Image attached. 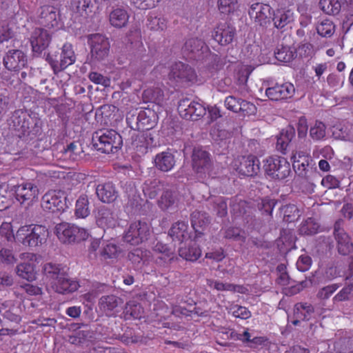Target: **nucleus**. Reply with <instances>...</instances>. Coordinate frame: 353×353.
I'll use <instances>...</instances> for the list:
<instances>
[{"label": "nucleus", "instance_id": "nucleus-1", "mask_svg": "<svg viewBox=\"0 0 353 353\" xmlns=\"http://www.w3.org/2000/svg\"><path fill=\"white\" fill-rule=\"evenodd\" d=\"M48 236V229L38 224L21 226L16 232V240L23 245L31 248L45 244Z\"/></svg>", "mask_w": 353, "mask_h": 353}, {"label": "nucleus", "instance_id": "nucleus-2", "mask_svg": "<svg viewBox=\"0 0 353 353\" xmlns=\"http://www.w3.org/2000/svg\"><path fill=\"white\" fill-rule=\"evenodd\" d=\"M95 149L102 153H116L123 145L121 136L112 129H101L92 135Z\"/></svg>", "mask_w": 353, "mask_h": 353}, {"label": "nucleus", "instance_id": "nucleus-3", "mask_svg": "<svg viewBox=\"0 0 353 353\" xmlns=\"http://www.w3.org/2000/svg\"><path fill=\"white\" fill-rule=\"evenodd\" d=\"M157 119L156 112L150 108L141 110L138 113L130 111L126 115V123L130 130L141 132H148L157 125Z\"/></svg>", "mask_w": 353, "mask_h": 353}, {"label": "nucleus", "instance_id": "nucleus-4", "mask_svg": "<svg viewBox=\"0 0 353 353\" xmlns=\"http://www.w3.org/2000/svg\"><path fill=\"white\" fill-rule=\"evenodd\" d=\"M182 52L187 59L193 61H205L210 59L216 61L219 59L217 54L211 52L205 41L197 37L187 39L183 46Z\"/></svg>", "mask_w": 353, "mask_h": 353}, {"label": "nucleus", "instance_id": "nucleus-5", "mask_svg": "<svg viewBox=\"0 0 353 353\" xmlns=\"http://www.w3.org/2000/svg\"><path fill=\"white\" fill-rule=\"evenodd\" d=\"M263 162L265 174L270 180L283 181L292 173L290 162L283 157L270 156Z\"/></svg>", "mask_w": 353, "mask_h": 353}, {"label": "nucleus", "instance_id": "nucleus-6", "mask_svg": "<svg viewBox=\"0 0 353 353\" xmlns=\"http://www.w3.org/2000/svg\"><path fill=\"white\" fill-rule=\"evenodd\" d=\"M43 57L49 63L54 74L64 70L69 65H72L76 61L74 52L70 43H65L61 48V52L54 53L46 52Z\"/></svg>", "mask_w": 353, "mask_h": 353}, {"label": "nucleus", "instance_id": "nucleus-7", "mask_svg": "<svg viewBox=\"0 0 353 353\" xmlns=\"http://www.w3.org/2000/svg\"><path fill=\"white\" fill-rule=\"evenodd\" d=\"M170 86H174V83H187L188 85L194 84L200 85L201 79L196 76L195 70L188 64L181 61L175 62L170 67L168 74Z\"/></svg>", "mask_w": 353, "mask_h": 353}, {"label": "nucleus", "instance_id": "nucleus-8", "mask_svg": "<svg viewBox=\"0 0 353 353\" xmlns=\"http://www.w3.org/2000/svg\"><path fill=\"white\" fill-rule=\"evenodd\" d=\"M54 233L59 241L64 243L79 242L89 237L87 230L66 222L57 224L55 226Z\"/></svg>", "mask_w": 353, "mask_h": 353}, {"label": "nucleus", "instance_id": "nucleus-9", "mask_svg": "<svg viewBox=\"0 0 353 353\" xmlns=\"http://www.w3.org/2000/svg\"><path fill=\"white\" fill-rule=\"evenodd\" d=\"M88 43L90 47L92 62H101L107 59L110 53L108 39L101 34H92L88 36Z\"/></svg>", "mask_w": 353, "mask_h": 353}, {"label": "nucleus", "instance_id": "nucleus-10", "mask_svg": "<svg viewBox=\"0 0 353 353\" xmlns=\"http://www.w3.org/2000/svg\"><path fill=\"white\" fill-rule=\"evenodd\" d=\"M130 134V137L128 139L130 150L138 157L146 154L150 146L154 141L151 134L147 132H141L131 130Z\"/></svg>", "mask_w": 353, "mask_h": 353}, {"label": "nucleus", "instance_id": "nucleus-11", "mask_svg": "<svg viewBox=\"0 0 353 353\" xmlns=\"http://www.w3.org/2000/svg\"><path fill=\"white\" fill-rule=\"evenodd\" d=\"M232 166L239 175L244 176H254L261 170L260 161L253 154L238 157L233 161Z\"/></svg>", "mask_w": 353, "mask_h": 353}, {"label": "nucleus", "instance_id": "nucleus-12", "mask_svg": "<svg viewBox=\"0 0 353 353\" xmlns=\"http://www.w3.org/2000/svg\"><path fill=\"white\" fill-rule=\"evenodd\" d=\"M150 236V228L145 222L134 221L130 224L123 234V241L137 245L148 240Z\"/></svg>", "mask_w": 353, "mask_h": 353}, {"label": "nucleus", "instance_id": "nucleus-13", "mask_svg": "<svg viewBox=\"0 0 353 353\" xmlns=\"http://www.w3.org/2000/svg\"><path fill=\"white\" fill-rule=\"evenodd\" d=\"M178 112L186 120L196 121L206 114L205 107L201 103L184 98L179 101Z\"/></svg>", "mask_w": 353, "mask_h": 353}, {"label": "nucleus", "instance_id": "nucleus-14", "mask_svg": "<svg viewBox=\"0 0 353 353\" xmlns=\"http://www.w3.org/2000/svg\"><path fill=\"white\" fill-rule=\"evenodd\" d=\"M192 163L193 170L200 177L206 178L211 176L212 163L208 152L195 148L192 155Z\"/></svg>", "mask_w": 353, "mask_h": 353}, {"label": "nucleus", "instance_id": "nucleus-15", "mask_svg": "<svg viewBox=\"0 0 353 353\" xmlns=\"http://www.w3.org/2000/svg\"><path fill=\"white\" fill-rule=\"evenodd\" d=\"M65 193L61 190H50L42 197L43 210L52 213L63 212L67 208Z\"/></svg>", "mask_w": 353, "mask_h": 353}, {"label": "nucleus", "instance_id": "nucleus-16", "mask_svg": "<svg viewBox=\"0 0 353 353\" xmlns=\"http://www.w3.org/2000/svg\"><path fill=\"white\" fill-rule=\"evenodd\" d=\"M51 41L50 34L41 28H34L30 34V42L34 57H41Z\"/></svg>", "mask_w": 353, "mask_h": 353}, {"label": "nucleus", "instance_id": "nucleus-17", "mask_svg": "<svg viewBox=\"0 0 353 353\" xmlns=\"http://www.w3.org/2000/svg\"><path fill=\"white\" fill-rule=\"evenodd\" d=\"M16 199L21 203L30 205L39 196V188L32 182H23L14 187Z\"/></svg>", "mask_w": 353, "mask_h": 353}, {"label": "nucleus", "instance_id": "nucleus-18", "mask_svg": "<svg viewBox=\"0 0 353 353\" xmlns=\"http://www.w3.org/2000/svg\"><path fill=\"white\" fill-rule=\"evenodd\" d=\"M10 121L13 126L19 128L23 132H26L32 128L33 125H37L39 118L35 112L19 109L13 112Z\"/></svg>", "mask_w": 353, "mask_h": 353}, {"label": "nucleus", "instance_id": "nucleus-19", "mask_svg": "<svg viewBox=\"0 0 353 353\" xmlns=\"http://www.w3.org/2000/svg\"><path fill=\"white\" fill-rule=\"evenodd\" d=\"M39 22L48 28H57L61 21L59 10L53 6L44 5L37 10Z\"/></svg>", "mask_w": 353, "mask_h": 353}, {"label": "nucleus", "instance_id": "nucleus-20", "mask_svg": "<svg viewBox=\"0 0 353 353\" xmlns=\"http://www.w3.org/2000/svg\"><path fill=\"white\" fill-rule=\"evenodd\" d=\"M236 35V29L226 23H219L212 32L213 39L221 46L231 43Z\"/></svg>", "mask_w": 353, "mask_h": 353}, {"label": "nucleus", "instance_id": "nucleus-21", "mask_svg": "<svg viewBox=\"0 0 353 353\" xmlns=\"http://www.w3.org/2000/svg\"><path fill=\"white\" fill-rule=\"evenodd\" d=\"M272 21L274 27L282 32L285 27L294 21V12L291 9L281 8L272 11Z\"/></svg>", "mask_w": 353, "mask_h": 353}, {"label": "nucleus", "instance_id": "nucleus-22", "mask_svg": "<svg viewBox=\"0 0 353 353\" xmlns=\"http://www.w3.org/2000/svg\"><path fill=\"white\" fill-rule=\"evenodd\" d=\"M27 63L25 54L19 50H10L3 58L5 67L9 70H19Z\"/></svg>", "mask_w": 353, "mask_h": 353}, {"label": "nucleus", "instance_id": "nucleus-23", "mask_svg": "<svg viewBox=\"0 0 353 353\" xmlns=\"http://www.w3.org/2000/svg\"><path fill=\"white\" fill-rule=\"evenodd\" d=\"M52 289L59 294H66L77 291L80 287L79 282L70 279L67 273H64L57 281L52 283Z\"/></svg>", "mask_w": 353, "mask_h": 353}, {"label": "nucleus", "instance_id": "nucleus-24", "mask_svg": "<svg viewBox=\"0 0 353 353\" xmlns=\"http://www.w3.org/2000/svg\"><path fill=\"white\" fill-rule=\"evenodd\" d=\"M96 194L100 201L107 203L114 201L118 196L115 186L112 182L99 184L96 188Z\"/></svg>", "mask_w": 353, "mask_h": 353}, {"label": "nucleus", "instance_id": "nucleus-25", "mask_svg": "<svg viewBox=\"0 0 353 353\" xmlns=\"http://www.w3.org/2000/svg\"><path fill=\"white\" fill-rule=\"evenodd\" d=\"M175 163L174 155L170 150L159 152L154 158L156 168L165 172L172 170L175 165Z\"/></svg>", "mask_w": 353, "mask_h": 353}, {"label": "nucleus", "instance_id": "nucleus-26", "mask_svg": "<svg viewBox=\"0 0 353 353\" xmlns=\"http://www.w3.org/2000/svg\"><path fill=\"white\" fill-rule=\"evenodd\" d=\"M96 221L97 224L102 228H113L117 224V219L113 212L106 207L99 209Z\"/></svg>", "mask_w": 353, "mask_h": 353}, {"label": "nucleus", "instance_id": "nucleus-27", "mask_svg": "<svg viewBox=\"0 0 353 353\" xmlns=\"http://www.w3.org/2000/svg\"><path fill=\"white\" fill-rule=\"evenodd\" d=\"M42 272L46 280L52 285V283L57 281L63 274L65 273L64 267L59 263L48 262L45 263L42 268Z\"/></svg>", "mask_w": 353, "mask_h": 353}, {"label": "nucleus", "instance_id": "nucleus-28", "mask_svg": "<svg viewBox=\"0 0 353 353\" xmlns=\"http://www.w3.org/2000/svg\"><path fill=\"white\" fill-rule=\"evenodd\" d=\"M121 303L122 300L121 298L114 295H107L101 297L99 301V306L107 315L111 316L115 312H117V309Z\"/></svg>", "mask_w": 353, "mask_h": 353}, {"label": "nucleus", "instance_id": "nucleus-29", "mask_svg": "<svg viewBox=\"0 0 353 353\" xmlns=\"http://www.w3.org/2000/svg\"><path fill=\"white\" fill-rule=\"evenodd\" d=\"M201 254V249L195 241H191L188 245L182 246L179 249V256L191 262L196 261Z\"/></svg>", "mask_w": 353, "mask_h": 353}, {"label": "nucleus", "instance_id": "nucleus-30", "mask_svg": "<svg viewBox=\"0 0 353 353\" xmlns=\"http://www.w3.org/2000/svg\"><path fill=\"white\" fill-rule=\"evenodd\" d=\"M334 236L337 241L339 252L342 255L348 254L353 249V244L347 233L334 226Z\"/></svg>", "mask_w": 353, "mask_h": 353}, {"label": "nucleus", "instance_id": "nucleus-31", "mask_svg": "<svg viewBox=\"0 0 353 353\" xmlns=\"http://www.w3.org/2000/svg\"><path fill=\"white\" fill-rule=\"evenodd\" d=\"M168 94V90H143V101L162 106L167 100Z\"/></svg>", "mask_w": 353, "mask_h": 353}, {"label": "nucleus", "instance_id": "nucleus-32", "mask_svg": "<svg viewBox=\"0 0 353 353\" xmlns=\"http://www.w3.org/2000/svg\"><path fill=\"white\" fill-rule=\"evenodd\" d=\"M190 220L196 236L203 234L204 228L210 223L208 214L199 210H195L191 214Z\"/></svg>", "mask_w": 353, "mask_h": 353}, {"label": "nucleus", "instance_id": "nucleus-33", "mask_svg": "<svg viewBox=\"0 0 353 353\" xmlns=\"http://www.w3.org/2000/svg\"><path fill=\"white\" fill-rule=\"evenodd\" d=\"M128 19L129 14L127 10L123 8H113L109 14L110 23L117 28L125 27Z\"/></svg>", "mask_w": 353, "mask_h": 353}, {"label": "nucleus", "instance_id": "nucleus-34", "mask_svg": "<svg viewBox=\"0 0 353 353\" xmlns=\"http://www.w3.org/2000/svg\"><path fill=\"white\" fill-rule=\"evenodd\" d=\"M188 230V224L187 221H178L172 224L168 234L174 241L183 242L190 237Z\"/></svg>", "mask_w": 353, "mask_h": 353}, {"label": "nucleus", "instance_id": "nucleus-35", "mask_svg": "<svg viewBox=\"0 0 353 353\" xmlns=\"http://www.w3.org/2000/svg\"><path fill=\"white\" fill-rule=\"evenodd\" d=\"M16 272L19 277L28 281H33L37 278L35 265L30 262H23L18 264Z\"/></svg>", "mask_w": 353, "mask_h": 353}, {"label": "nucleus", "instance_id": "nucleus-36", "mask_svg": "<svg viewBox=\"0 0 353 353\" xmlns=\"http://www.w3.org/2000/svg\"><path fill=\"white\" fill-rule=\"evenodd\" d=\"M295 132L293 128L282 130L277 137L276 148L282 154H285L289 144L294 137Z\"/></svg>", "mask_w": 353, "mask_h": 353}, {"label": "nucleus", "instance_id": "nucleus-37", "mask_svg": "<svg viewBox=\"0 0 353 353\" xmlns=\"http://www.w3.org/2000/svg\"><path fill=\"white\" fill-rule=\"evenodd\" d=\"M276 59L283 63H289L297 56V50L294 47L281 46L274 52Z\"/></svg>", "mask_w": 353, "mask_h": 353}, {"label": "nucleus", "instance_id": "nucleus-38", "mask_svg": "<svg viewBox=\"0 0 353 353\" xmlns=\"http://www.w3.org/2000/svg\"><path fill=\"white\" fill-rule=\"evenodd\" d=\"M177 199L174 192L166 190L163 191L161 197L157 201L158 206L163 211L171 209L176 203Z\"/></svg>", "mask_w": 353, "mask_h": 353}, {"label": "nucleus", "instance_id": "nucleus-39", "mask_svg": "<svg viewBox=\"0 0 353 353\" xmlns=\"http://www.w3.org/2000/svg\"><path fill=\"white\" fill-rule=\"evenodd\" d=\"M89 204L88 197L86 194L79 196L75 204L74 214L77 218L85 219L89 216L90 213Z\"/></svg>", "mask_w": 353, "mask_h": 353}, {"label": "nucleus", "instance_id": "nucleus-40", "mask_svg": "<svg viewBox=\"0 0 353 353\" xmlns=\"http://www.w3.org/2000/svg\"><path fill=\"white\" fill-rule=\"evenodd\" d=\"M314 310L312 304L307 303H297L294 305V315L295 318L302 321H308Z\"/></svg>", "mask_w": 353, "mask_h": 353}, {"label": "nucleus", "instance_id": "nucleus-41", "mask_svg": "<svg viewBox=\"0 0 353 353\" xmlns=\"http://www.w3.org/2000/svg\"><path fill=\"white\" fill-rule=\"evenodd\" d=\"M319 8L328 15H336L341 9V3L339 0H320Z\"/></svg>", "mask_w": 353, "mask_h": 353}, {"label": "nucleus", "instance_id": "nucleus-42", "mask_svg": "<svg viewBox=\"0 0 353 353\" xmlns=\"http://www.w3.org/2000/svg\"><path fill=\"white\" fill-rule=\"evenodd\" d=\"M280 210L283 214V221L285 222H294L301 216V211L294 204H287L282 206Z\"/></svg>", "mask_w": 353, "mask_h": 353}, {"label": "nucleus", "instance_id": "nucleus-43", "mask_svg": "<svg viewBox=\"0 0 353 353\" xmlns=\"http://www.w3.org/2000/svg\"><path fill=\"white\" fill-rule=\"evenodd\" d=\"M151 257V253L147 250L136 248L130 251L128 254V259L134 264L139 265L148 261Z\"/></svg>", "mask_w": 353, "mask_h": 353}, {"label": "nucleus", "instance_id": "nucleus-44", "mask_svg": "<svg viewBox=\"0 0 353 353\" xmlns=\"http://www.w3.org/2000/svg\"><path fill=\"white\" fill-rule=\"evenodd\" d=\"M265 95L272 101H283L293 97L295 90H264Z\"/></svg>", "mask_w": 353, "mask_h": 353}, {"label": "nucleus", "instance_id": "nucleus-45", "mask_svg": "<svg viewBox=\"0 0 353 353\" xmlns=\"http://www.w3.org/2000/svg\"><path fill=\"white\" fill-rule=\"evenodd\" d=\"M276 203L277 200L266 196L261 199L258 203V208L262 214L272 217L273 210Z\"/></svg>", "mask_w": 353, "mask_h": 353}, {"label": "nucleus", "instance_id": "nucleus-46", "mask_svg": "<svg viewBox=\"0 0 353 353\" xmlns=\"http://www.w3.org/2000/svg\"><path fill=\"white\" fill-rule=\"evenodd\" d=\"M144 310L140 303L136 301H130L127 303L125 306V314L131 317L140 319L142 318Z\"/></svg>", "mask_w": 353, "mask_h": 353}, {"label": "nucleus", "instance_id": "nucleus-47", "mask_svg": "<svg viewBox=\"0 0 353 353\" xmlns=\"http://www.w3.org/2000/svg\"><path fill=\"white\" fill-rule=\"evenodd\" d=\"M119 253V248L113 243H107L100 251V255L104 260L116 259Z\"/></svg>", "mask_w": 353, "mask_h": 353}, {"label": "nucleus", "instance_id": "nucleus-48", "mask_svg": "<svg viewBox=\"0 0 353 353\" xmlns=\"http://www.w3.org/2000/svg\"><path fill=\"white\" fill-rule=\"evenodd\" d=\"M319 225L312 218H308L300 226L299 232L303 235H313L318 232Z\"/></svg>", "mask_w": 353, "mask_h": 353}, {"label": "nucleus", "instance_id": "nucleus-49", "mask_svg": "<svg viewBox=\"0 0 353 353\" xmlns=\"http://www.w3.org/2000/svg\"><path fill=\"white\" fill-rule=\"evenodd\" d=\"M271 10L272 8L267 5L265 6L264 10H262L257 14V17L254 19V21L260 26L267 28L272 21V15L271 14Z\"/></svg>", "mask_w": 353, "mask_h": 353}, {"label": "nucleus", "instance_id": "nucleus-50", "mask_svg": "<svg viewBox=\"0 0 353 353\" xmlns=\"http://www.w3.org/2000/svg\"><path fill=\"white\" fill-rule=\"evenodd\" d=\"M317 33L323 37H330L335 31V26L329 19L321 21L316 27Z\"/></svg>", "mask_w": 353, "mask_h": 353}, {"label": "nucleus", "instance_id": "nucleus-51", "mask_svg": "<svg viewBox=\"0 0 353 353\" xmlns=\"http://www.w3.org/2000/svg\"><path fill=\"white\" fill-rule=\"evenodd\" d=\"M71 6L74 11L83 15L91 12L90 7L92 6V0H72Z\"/></svg>", "mask_w": 353, "mask_h": 353}, {"label": "nucleus", "instance_id": "nucleus-52", "mask_svg": "<svg viewBox=\"0 0 353 353\" xmlns=\"http://www.w3.org/2000/svg\"><path fill=\"white\" fill-rule=\"evenodd\" d=\"M340 283H332L321 288L317 292V297L321 300L328 299L340 287Z\"/></svg>", "mask_w": 353, "mask_h": 353}, {"label": "nucleus", "instance_id": "nucleus-53", "mask_svg": "<svg viewBox=\"0 0 353 353\" xmlns=\"http://www.w3.org/2000/svg\"><path fill=\"white\" fill-rule=\"evenodd\" d=\"M229 312H231L235 318L243 320L248 319L252 315L251 312L247 307L239 305H232Z\"/></svg>", "mask_w": 353, "mask_h": 353}, {"label": "nucleus", "instance_id": "nucleus-54", "mask_svg": "<svg viewBox=\"0 0 353 353\" xmlns=\"http://www.w3.org/2000/svg\"><path fill=\"white\" fill-rule=\"evenodd\" d=\"M217 5L220 12L228 14L236 10L237 0H219Z\"/></svg>", "mask_w": 353, "mask_h": 353}, {"label": "nucleus", "instance_id": "nucleus-55", "mask_svg": "<svg viewBox=\"0 0 353 353\" xmlns=\"http://www.w3.org/2000/svg\"><path fill=\"white\" fill-rule=\"evenodd\" d=\"M0 234L8 241L16 239V234H14L11 223L2 221V217H0Z\"/></svg>", "mask_w": 353, "mask_h": 353}, {"label": "nucleus", "instance_id": "nucleus-56", "mask_svg": "<svg viewBox=\"0 0 353 353\" xmlns=\"http://www.w3.org/2000/svg\"><path fill=\"white\" fill-rule=\"evenodd\" d=\"M310 134L313 139L320 140L325 136V125L321 121H316L311 127Z\"/></svg>", "mask_w": 353, "mask_h": 353}, {"label": "nucleus", "instance_id": "nucleus-57", "mask_svg": "<svg viewBox=\"0 0 353 353\" xmlns=\"http://www.w3.org/2000/svg\"><path fill=\"white\" fill-rule=\"evenodd\" d=\"M353 291L352 285H347L343 287L333 298V303L346 301L350 299V296Z\"/></svg>", "mask_w": 353, "mask_h": 353}, {"label": "nucleus", "instance_id": "nucleus-58", "mask_svg": "<svg viewBox=\"0 0 353 353\" xmlns=\"http://www.w3.org/2000/svg\"><path fill=\"white\" fill-rule=\"evenodd\" d=\"M153 250L155 252L162 254L164 257H167L170 261L173 260L174 250L170 248L167 244L158 241L153 247Z\"/></svg>", "mask_w": 353, "mask_h": 353}, {"label": "nucleus", "instance_id": "nucleus-59", "mask_svg": "<svg viewBox=\"0 0 353 353\" xmlns=\"http://www.w3.org/2000/svg\"><path fill=\"white\" fill-rule=\"evenodd\" d=\"M90 80L95 84L101 85L105 88L110 86V79L97 72H91L89 74Z\"/></svg>", "mask_w": 353, "mask_h": 353}, {"label": "nucleus", "instance_id": "nucleus-60", "mask_svg": "<svg viewBox=\"0 0 353 353\" xmlns=\"http://www.w3.org/2000/svg\"><path fill=\"white\" fill-rule=\"evenodd\" d=\"M214 203V209L216 211V214L223 217L227 215L228 213V207L226 200L223 197H217L215 198L213 201Z\"/></svg>", "mask_w": 353, "mask_h": 353}, {"label": "nucleus", "instance_id": "nucleus-61", "mask_svg": "<svg viewBox=\"0 0 353 353\" xmlns=\"http://www.w3.org/2000/svg\"><path fill=\"white\" fill-rule=\"evenodd\" d=\"M160 0H130L131 5L140 10H148L154 8Z\"/></svg>", "mask_w": 353, "mask_h": 353}, {"label": "nucleus", "instance_id": "nucleus-62", "mask_svg": "<svg viewBox=\"0 0 353 353\" xmlns=\"http://www.w3.org/2000/svg\"><path fill=\"white\" fill-rule=\"evenodd\" d=\"M312 263V258L306 254L301 255L296 261L297 269L302 272L307 271Z\"/></svg>", "mask_w": 353, "mask_h": 353}, {"label": "nucleus", "instance_id": "nucleus-63", "mask_svg": "<svg viewBox=\"0 0 353 353\" xmlns=\"http://www.w3.org/2000/svg\"><path fill=\"white\" fill-rule=\"evenodd\" d=\"M341 180L332 174H327L321 180V185L328 189H335L340 187Z\"/></svg>", "mask_w": 353, "mask_h": 353}, {"label": "nucleus", "instance_id": "nucleus-64", "mask_svg": "<svg viewBox=\"0 0 353 353\" xmlns=\"http://www.w3.org/2000/svg\"><path fill=\"white\" fill-rule=\"evenodd\" d=\"M291 159L292 161L293 168H299V163H310V161H312L310 157L303 152H299L293 154Z\"/></svg>", "mask_w": 353, "mask_h": 353}]
</instances>
